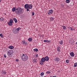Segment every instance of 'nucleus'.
Wrapping results in <instances>:
<instances>
[{
  "mask_svg": "<svg viewBox=\"0 0 77 77\" xmlns=\"http://www.w3.org/2000/svg\"><path fill=\"white\" fill-rule=\"evenodd\" d=\"M12 11L13 12L15 11V14H16L18 15H20V14H22L23 9L20 7H18L16 9H15V8L14 7L12 9Z\"/></svg>",
  "mask_w": 77,
  "mask_h": 77,
  "instance_id": "1",
  "label": "nucleus"
},
{
  "mask_svg": "<svg viewBox=\"0 0 77 77\" xmlns=\"http://www.w3.org/2000/svg\"><path fill=\"white\" fill-rule=\"evenodd\" d=\"M21 59L23 61L26 62L27 60L28 59V56L26 54H23L21 56Z\"/></svg>",
  "mask_w": 77,
  "mask_h": 77,
  "instance_id": "2",
  "label": "nucleus"
},
{
  "mask_svg": "<svg viewBox=\"0 0 77 77\" xmlns=\"http://www.w3.org/2000/svg\"><path fill=\"white\" fill-rule=\"evenodd\" d=\"M20 29L21 28H17L15 27L13 29V33H14V34H17V33H19L20 30Z\"/></svg>",
  "mask_w": 77,
  "mask_h": 77,
  "instance_id": "3",
  "label": "nucleus"
},
{
  "mask_svg": "<svg viewBox=\"0 0 77 77\" xmlns=\"http://www.w3.org/2000/svg\"><path fill=\"white\" fill-rule=\"evenodd\" d=\"M7 54L8 56H9V57H12V55H11L12 53H11V51H8L7 52Z\"/></svg>",
  "mask_w": 77,
  "mask_h": 77,
  "instance_id": "4",
  "label": "nucleus"
},
{
  "mask_svg": "<svg viewBox=\"0 0 77 77\" xmlns=\"http://www.w3.org/2000/svg\"><path fill=\"white\" fill-rule=\"evenodd\" d=\"M29 5L27 4H26L24 6V8L26 9L27 11H29V9L28 8Z\"/></svg>",
  "mask_w": 77,
  "mask_h": 77,
  "instance_id": "5",
  "label": "nucleus"
},
{
  "mask_svg": "<svg viewBox=\"0 0 77 77\" xmlns=\"http://www.w3.org/2000/svg\"><path fill=\"white\" fill-rule=\"evenodd\" d=\"M32 7H33V5L32 4L28 5V9H32Z\"/></svg>",
  "mask_w": 77,
  "mask_h": 77,
  "instance_id": "6",
  "label": "nucleus"
},
{
  "mask_svg": "<svg viewBox=\"0 0 77 77\" xmlns=\"http://www.w3.org/2000/svg\"><path fill=\"white\" fill-rule=\"evenodd\" d=\"M45 59L46 61H48V60H49V57H45Z\"/></svg>",
  "mask_w": 77,
  "mask_h": 77,
  "instance_id": "7",
  "label": "nucleus"
},
{
  "mask_svg": "<svg viewBox=\"0 0 77 77\" xmlns=\"http://www.w3.org/2000/svg\"><path fill=\"white\" fill-rule=\"evenodd\" d=\"M70 54L72 57H74V53L73 52H71L70 53Z\"/></svg>",
  "mask_w": 77,
  "mask_h": 77,
  "instance_id": "8",
  "label": "nucleus"
},
{
  "mask_svg": "<svg viewBox=\"0 0 77 77\" xmlns=\"http://www.w3.org/2000/svg\"><path fill=\"white\" fill-rule=\"evenodd\" d=\"M38 60L36 59L35 58L33 60V63H37Z\"/></svg>",
  "mask_w": 77,
  "mask_h": 77,
  "instance_id": "9",
  "label": "nucleus"
},
{
  "mask_svg": "<svg viewBox=\"0 0 77 77\" xmlns=\"http://www.w3.org/2000/svg\"><path fill=\"white\" fill-rule=\"evenodd\" d=\"M22 43L23 44H24L25 45L26 44H27V42H26L25 40L22 41Z\"/></svg>",
  "mask_w": 77,
  "mask_h": 77,
  "instance_id": "10",
  "label": "nucleus"
},
{
  "mask_svg": "<svg viewBox=\"0 0 77 77\" xmlns=\"http://www.w3.org/2000/svg\"><path fill=\"white\" fill-rule=\"evenodd\" d=\"M41 60H42V62H45V57H44L42 58L41 59Z\"/></svg>",
  "mask_w": 77,
  "mask_h": 77,
  "instance_id": "11",
  "label": "nucleus"
},
{
  "mask_svg": "<svg viewBox=\"0 0 77 77\" xmlns=\"http://www.w3.org/2000/svg\"><path fill=\"white\" fill-rule=\"evenodd\" d=\"M8 24L9 26H12V23L10 22L8 23Z\"/></svg>",
  "mask_w": 77,
  "mask_h": 77,
  "instance_id": "12",
  "label": "nucleus"
},
{
  "mask_svg": "<svg viewBox=\"0 0 77 77\" xmlns=\"http://www.w3.org/2000/svg\"><path fill=\"white\" fill-rule=\"evenodd\" d=\"M59 58L58 57H57L55 59V60L57 62H59Z\"/></svg>",
  "mask_w": 77,
  "mask_h": 77,
  "instance_id": "13",
  "label": "nucleus"
},
{
  "mask_svg": "<svg viewBox=\"0 0 77 77\" xmlns=\"http://www.w3.org/2000/svg\"><path fill=\"white\" fill-rule=\"evenodd\" d=\"M9 48L10 49L12 50L14 48V46L11 45L9 46Z\"/></svg>",
  "mask_w": 77,
  "mask_h": 77,
  "instance_id": "14",
  "label": "nucleus"
},
{
  "mask_svg": "<svg viewBox=\"0 0 77 77\" xmlns=\"http://www.w3.org/2000/svg\"><path fill=\"white\" fill-rule=\"evenodd\" d=\"M13 20L14 21L15 23H17V22H18L17 20V19L15 18H13Z\"/></svg>",
  "mask_w": 77,
  "mask_h": 77,
  "instance_id": "15",
  "label": "nucleus"
},
{
  "mask_svg": "<svg viewBox=\"0 0 77 77\" xmlns=\"http://www.w3.org/2000/svg\"><path fill=\"white\" fill-rule=\"evenodd\" d=\"M44 61H42V60H41V61L40 62V64L41 65H43L44 64Z\"/></svg>",
  "mask_w": 77,
  "mask_h": 77,
  "instance_id": "16",
  "label": "nucleus"
},
{
  "mask_svg": "<svg viewBox=\"0 0 77 77\" xmlns=\"http://www.w3.org/2000/svg\"><path fill=\"white\" fill-rule=\"evenodd\" d=\"M10 22L12 24V23H14V20L12 19H10Z\"/></svg>",
  "mask_w": 77,
  "mask_h": 77,
  "instance_id": "17",
  "label": "nucleus"
},
{
  "mask_svg": "<svg viewBox=\"0 0 77 77\" xmlns=\"http://www.w3.org/2000/svg\"><path fill=\"white\" fill-rule=\"evenodd\" d=\"M77 66V63H74V67H75Z\"/></svg>",
  "mask_w": 77,
  "mask_h": 77,
  "instance_id": "18",
  "label": "nucleus"
},
{
  "mask_svg": "<svg viewBox=\"0 0 77 77\" xmlns=\"http://www.w3.org/2000/svg\"><path fill=\"white\" fill-rule=\"evenodd\" d=\"M28 41H29V42H31L32 41V38H29L28 39Z\"/></svg>",
  "mask_w": 77,
  "mask_h": 77,
  "instance_id": "19",
  "label": "nucleus"
},
{
  "mask_svg": "<svg viewBox=\"0 0 77 77\" xmlns=\"http://www.w3.org/2000/svg\"><path fill=\"white\" fill-rule=\"evenodd\" d=\"M2 73L3 74H6V72L4 70L2 71Z\"/></svg>",
  "mask_w": 77,
  "mask_h": 77,
  "instance_id": "20",
  "label": "nucleus"
},
{
  "mask_svg": "<svg viewBox=\"0 0 77 77\" xmlns=\"http://www.w3.org/2000/svg\"><path fill=\"white\" fill-rule=\"evenodd\" d=\"M70 2V1L69 0H66V3H69Z\"/></svg>",
  "mask_w": 77,
  "mask_h": 77,
  "instance_id": "21",
  "label": "nucleus"
},
{
  "mask_svg": "<svg viewBox=\"0 0 77 77\" xmlns=\"http://www.w3.org/2000/svg\"><path fill=\"white\" fill-rule=\"evenodd\" d=\"M57 50L58 51H60V47L58 46L57 47Z\"/></svg>",
  "mask_w": 77,
  "mask_h": 77,
  "instance_id": "22",
  "label": "nucleus"
},
{
  "mask_svg": "<svg viewBox=\"0 0 77 77\" xmlns=\"http://www.w3.org/2000/svg\"><path fill=\"white\" fill-rule=\"evenodd\" d=\"M49 11L51 13H52V14H53V13L54 12V11L53 10H50Z\"/></svg>",
  "mask_w": 77,
  "mask_h": 77,
  "instance_id": "23",
  "label": "nucleus"
},
{
  "mask_svg": "<svg viewBox=\"0 0 77 77\" xmlns=\"http://www.w3.org/2000/svg\"><path fill=\"white\" fill-rule=\"evenodd\" d=\"M44 42H50V41H48V40H44Z\"/></svg>",
  "mask_w": 77,
  "mask_h": 77,
  "instance_id": "24",
  "label": "nucleus"
},
{
  "mask_svg": "<svg viewBox=\"0 0 77 77\" xmlns=\"http://www.w3.org/2000/svg\"><path fill=\"white\" fill-rule=\"evenodd\" d=\"M50 19L51 21H53V20H54V18L51 17V18H50Z\"/></svg>",
  "mask_w": 77,
  "mask_h": 77,
  "instance_id": "25",
  "label": "nucleus"
},
{
  "mask_svg": "<svg viewBox=\"0 0 77 77\" xmlns=\"http://www.w3.org/2000/svg\"><path fill=\"white\" fill-rule=\"evenodd\" d=\"M40 75H41V76H43V75H44V72H42L40 74Z\"/></svg>",
  "mask_w": 77,
  "mask_h": 77,
  "instance_id": "26",
  "label": "nucleus"
},
{
  "mask_svg": "<svg viewBox=\"0 0 77 77\" xmlns=\"http://www.w3.org/2000/svg\"><path fill=\"white\" fill-rule=\"evenodd\" d=\"M63 41H61L60 42V44H63Z\"/></svg>",
  "mask_w": 77,
  "mask_h": 77,
  "instance_id": "27",
  "label": "nucleus"
},
{
  "mask_svg": "<svg viewBox=\"0 0 77 77\" xmlns=\"http://www.w3.org/2000/svg\"><path fill=\"white\" fill-rule=\"evenodd\" d=\"M0 36H1V38H3L4 37V36L3 35V34H0Z\"/></svg>",
  "mask_w": 77,
  "mask_h": 77,
  "instance_id": "28",
  "label": "nucleus"
},
{
  "mask_svg": "<svg viewBox=\"0 0 77 77\" xmlns=\"http://www.w3.org/2000/svg\"><path fill=\"white\" fill-rule=\"evenodd\" d=\"M3 20H4V19L3 17L0 18V21H3Z\"/></svg>",
  "mask_w": 77,
  "mask_h": 77,
  "instance_id": "29",
  "label": "nucleus"
},
{
  "mask_svg": "<svg viewBox=\"0 0 77 77\" xmlns=\"http://www.w3.org/2000/svg\"><path fill=\"white\" fill-rule=\"evenodd\" d=\"M34 51H38V49L37 48L34 49Z\"/></svg>",
  "mask_w": 77,
  "mask_h": 77,
  "instance_id": "30",
  "label": "nucleus"
},
{
  "mask_svg": "<svg viewBox=\"0 0 77 77\" xmlns=\"http://www.w3.org/2000/svg\"><path fill=\"white\" fill-rule=\"evenodd\" d=\"M48 15H51V14H52L49 11L48 12Z\"/></svg>",
  "mask_w": 77,
  "mask_h": 77,
  "instance_id": "31",
  "label": "nucleus"
},
{
  "mask_svg": "<svg viewBox=\"0 0 77 77\" xmlns=\"http://www.w3.org/2000/svg\"><path fill=\"white\" fill-rule=\"evenodd\" d=\"M62 27H63V29L64 30H65V29H66V26H62Z\"/></svg>",
  "mask_w": 77,
  "mask_h": 77,
  "instance_id": "32",
  "label": "nucleus"
},
{
  "mask_svg": "<svg viewBox=\"0 0 77 77\" xmlns=\"http://www.w3.org/2000/svg\"><path fill=\"white\" fill-rule=\"evenodd\" d=\"M32 16H33V15H35V12H34L33 11L32 12Z\"/></svg>",
  "mask_w": 77,
  "mask_h": 77,
  "instance_id": "33",
  "label": "nucleus"
},
{
  "mask_svg": "<svg viewBox=\"0 0 77 77\" xmlns=\"http://www.w3.org/2000/svg\"><path fill=\"white\" fill-rule=\"evenodd\" d=\"M71 30H74V29L72 28V27H70L69 28Z\"/></svg>",
  "mask_w": 77,
  "mask_h": 77,
  "instance_id": "34",
  "label": "nucleus"
},
{
  "mask_svg": "<svg viewBox=\"0 0 77 77\" xmlns=\"http://www.w3.org/2000/svg\"><path fill=\"white\" fill-rule=\"evenodd\" d=\"M66 63H68L69 62V60H66Z\"/></svg>",
  "mask_w": 77,
  "mask_h": 77,
  "instance_id": "35",
  "label": "nucleus"
},
{
  "mask_svg": "<svg viewBox=\"0 0 77 77\" xmlns=\"http://www.w3.org/2000/svg\"><path fill=\"white\" fill-rule=\"evenodd\" d=\"M4 57L5 58L7 56H6V54H4Z\"/></svg>",
  "mask_w": 77,
  "mask_h": 77,
  "instance_id": "36",
  "label": "nucleus"
},
{
  "mask_svg": "<svg viewBox=\"0 0 77 77\" xmlns=\"http://www.w3.org/2000/svg\"><path fill=\"white\" fill-rule=\"evenodd\" d=\"M47 74H50V71H48L47 72Z\"/></svg>",
  "mask_w": 77,
  "mask_h": 77,
  "instance_id": "37",
  "label": "nucleus"
},
{
  "mask_svg": "<svg viewBox=\"0 0 77 77\" xmlns=\"http://www.w3.org/2000/svg\"><path fill=\"white\" fill-rule=\"evenodd\" d=\"M38 54H36V57L38 58Z\"/></svg>",
  "mask_w": 77,
  "mask_h": 77,
  "instance_id": "38",
  "label": "nucleus"
},
{
  "mask_svg": "<svg viewBox=\"0 0 77 77\" xmlns=\"http://www.w3.org/2000/svg\"><path fill=\"white\" fill-rule=\"evenodd\" d=\"M53 77H56V76H53Z\"/></svg>",
  "mask_w": 77,
  "mask_h": 77,
  "instance_id": "39",
  "label": "nucleus"
},
{
  "mask_svg": "<svg viewBox=\"0 0 77 77\" xmlns=\"http://www.w3.org/2000/svg\"><path fill=\"white\" fill-rule=\"evenodd\" d=\"M5 15H6V13L5 14Z\"/></svg>",
  "mask_w": 77,
  "mask_h": 77,
  "instance_id": "40",
  "label": "nucleus"
},
{
  "mask_svg": "<svg viewBox=\"0 0 77 77\" xmlns=\"http://www.w3.org/2000/svg\"><path fill=\"white\" fill-rule=\"evenodd\" d=\"M2 2V1L0 0V2Z\"/></svg>",
  "mask_w": 77,
  "mask_h": 77,
  "instance_id": "41",
  "label": "nucleus"
},
{
  "mask_svg": "<svg viewBox=\"0 0 77 77\" xmlns=\"http://www.w3.org/2000/svg\"><path fill=\"white\" fill-rule=\"evenodd\" d=\"M1 1H2V0H0Z\"/></svg>",
  "mask_w": 77,
  "mask_h": 77,
  "instance_id": "42",
  "label": "nucleus"
},
{
  "mask_svg": "<svg viewBox=\"0 0 77 77\" xmlns=\"http://www.w3.org/2000/svg\"><path fill=\"white\" fill-rule=\"evenodd\" d=\"M17 61H18V60H17Z\"/></svg>",
  "mask_w": 77,
  "mask_h": 77,
  "instance_id": "43",
  "label": "nucleus"
}]
</instances>
